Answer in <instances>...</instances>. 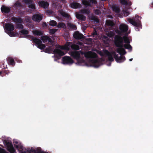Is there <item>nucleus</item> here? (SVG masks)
I'll use <instances>...</instances> for the list:
<instances>
[{"label": "nucleus", "instance_id": "obj_38", "mask_svg": "<svg viewBox=\"0 0 153 153\" xmlns=\"http://www.w3.org/2000/svg\"><path fill=\"white\" fill-rule=\"evenodd\" d=\"M47 13L48 15H50L52 13V12L50 10H48L47 12Z\"/></svg>", "mask_w": 153, "mask_h": 153}, {"label": "nucleus", "instance_id": "obj_3", "mask_svg": "<svg viewBox=\"0 0 153 153\" xmlns=\"http://www.w3.org/2000/svg\"><path fill=\"white\" fill-rule=\"evenodd\" d=\"M20 33L24 35V37H26L29 39L33 41V42L36 44V46L38 48L42 49L45 47V45L42 44V42L39 39H36L30 35L27 36V35L28 34V31L27 30L25 29L22 30L21 31Z\"/></svg>", "mask_w": 153, "mask_h": 153}, {"label": "nucleus", "instance_id": "obj_20", "mask_svg": "<svg viewBox=\"0 0 153 153\" xmlns=\"http://www.w3.org/2000/svg\"><path fill=\"white\" fill-rule=\"evenodd\" d=\"M76 18L79 19L83 20L85 19V17L83 16L80 14L79 13H76Z\"/></svg>", "mask_w": 153, "mask_h": 153}, {"label": "nucleus", "instance_id": "obj_43", "mask_svg": "<svg viewBox=\"0 0 153 153\" xmlns=\"http://www.w3.org/2000/svg\"><path fill=\"white\" fill-rule=\"evenodd\" d=\"M78 44H79V45H80L82 44V43H81L80 42H79L78 43Z\"/></svg>", "mask_w": 153, "mask_h": 153}, {"label": "nucleus", "instance_id": "obj_44", "mask_svg": "<svg viewBox=\"0 0 153 153\" xmlns=\"http://www.w3.org/2000/svg\"><path fill=\"white\" fill-rule=\"evenodd\" d=\"M132 60V59H129V61H131Z\"/></svg>", "mask_w": 153, "mask_h": 153}, {"label": "nucleus", "instance_id": "obj_40", "mask_svg": "<svg viewBox=\"0 0 153 153\" xmlns=\"http://www.w3.org/2000/svg\"><path fill=\"white\" fill-rule=\"evenodd\" d=\"M42 26L44 27H46L47 25L45 23H43L42 24Z\"/></svg>", "mask_w": 153, "mask_h": 153}, {"label": "nucleus", "instance_id": "obj_29", "mask_svg": "<svg viewBox=\"0 0 153 153\" xmlns=\"http://www.w3.org/2000/svg\"><path fill=\"white\" fill-rule=\"evenodd\" d=\"M56 22L54 20L51 21L49 23V25L52 26H54L56 25Z\"/></svg>", "mask_w": 153, "mask_h": 153}, {"label": "nucleus", "instance_id": "obj_6", "mask_svg": "<svg viewBox=\"0 0 153 153\" xmlns=\"http://www.w3.org/2000/svg\"><path fill=\"white\" fill-rule=\"evenodd\" d=\"M107 35L108 37H110V38H109L107 36H103L102 38V40L105 44H108L112 40V39L111 37L114 35V33L110 31L107 33Z\"/></svg>", "mask_w": 153, "mask_h": 153}, {"label": "nucleus", "instance_id": "obj_34", "mask_svg": "<svg viewBox=\"0 0 153 153\" xmlns=\"http://www.w3.org/2000/svg\"><path fill=\"white\" fill-rule=\"evenodd\" d=\"M17 27L18 28H22L23 27V26L21 24L19 23L17 25Z\"/></svg>", "mask_w": 153, "mask_h": 153}, {"label": "nucleus", "instance_id": "obj_26", "mask_svg": "<svg viewBox=\"0 0 153 153\" xmlns=\"http://www.w3.org/2000/svg\"><path fill=\"white\" fill-rule=\"evenodd\" d=\"M68 26L71 28L72 29L74 30H76V26L71 23H68Z\"/></svg>", "mask_w": 153, "mask_h": 153}, {"label": "nucleus", "instance_id": "obj_11", "mask_svg": "<svg viewBox=\"0 0 153 153\" xmlns=\"http://www.w3.org/2000/svg\"><path fill=\"white\" fill-rule=\"evenodd\" d=\"M6 146L7 147V150L10 153H16V152L11 143L9 142L7 144Z\"/></svg>", "mask_w": 153, "mask_h": 153}, {"label": "nucleus", "instance_id": "obj_16", "mask_svg": "<svg viewBox=\"0 0 153 153\" xmlns=\"http://www.w3.org/2000/svg\"><path fill=\"white\" fill-rule=\"evenodd\" d=\"M2 13H7L9 12L10 10V8L8 7L2 6L1 8Z\"/></svg>", "mask_w": 153, "mask_h": 153}, {"label": "nucleus", "instance_id": "obj_7", "mask_svg": "<svg viewBox=\"0 0 153 153\" xmlns=\"http://www.w3.org/2000/svg\"><path fill=\"white\" fill-rule=\"evenodd\" d=\"M74 62V60L69 56H65L62 60V63L64 65H71Z\"/></svg>", "mask_w": 153, "mask_h": 153}, {"label": "nucleus", "instance_id": "obj_5", "mask_svg": "<svg viewBox=\"0 0 153 153\" xmlns=\"http://www.w3.org/2000/svg\"><path fill=\"white\" fill-rule=\"evenodd\" d=\"M5 32L10 36L14 37L18 35L17 33H14L12 31L14 29L13 25L11 23H6L4 27Z\"/></svg>", "mask_w": 153, "mask_h": 153}, {"label": "nucleus", "instance_id": "obj_33", "mask_svg": "<svg viewBox=\"0 0 153 153\" xmlns=\"http://www.w3.org/2000/svg\"><path fill=\"white\" fill-rule=\"evenodd\" d=\"M123 12L124 15L125 16H128L129 14V12L127 10H124Z\"/></svg>", "mask_w": 153, "mask_h": 153}, {"label": "nucleus", "instance_id": "obj_50", "mask_svg": "<svg viewBox=\"0 0 153 153\" xmlns=\"http://www.w3.org/2000/svg\"><path fill=\"white\" fill-rule=\"evenodd\" d=\"M54 60H55V61H56V59H55Z\"/></svg>", "mask_w": 153, "mask_h": 153}, {"label": "nucleus", "instance_id": "obj_15", "mask_svg": "<svg viewBox=\"0 0 153 153\" xmlns=\"http://www.w3.org/2000/svg\"><path fill=\"white\" fill-rule=\"evenodd\" d=\"M59 16L64 17L66 18H69V15L67 13L64 12L62 10H61L59 11Z\"/></svg>", "mask_w": 153, "mask_h": 153}, {"label": "nucleus", "instance_id": "obj_10", "mask_svg": "<svg viewBox=\"0 0 153 153\" xmlns=\"http://www.w3.org/2000/svg\"><path fill=\"white\" fill-rule=\"evenodd\" d=\"M25 3L28 4V7L30 8L31 9V10L30 11V12H32L35 9V5L30 0H24Z\"/></svg>", "mask_w": 153, "mask_h": 153}, {"label": "nucleus", "instance_id": "obj_22", "mask_svg": "<svg viewBox=\"0 0 153 153\" xmlns=\"http://www.w3.org/2000/svg\"><path fill=\"white\" fill-rule=\"evenodd\" d=\"M12 20H13L14 22H16L20 23L23 22V21L21 18H13L12 19Z\"/></svg>", "mask_w": 153, "mask_h": 153}, {"label": "nucleus", "instance_id": "obj_35", "mask_svg": "<svg viewBox=\"0 0 153 153\" xmlns=\"http://www.w3.org/2000/svg\"><path fill=\"white\" fill-rule=\"evenodd\" d=\"M0 153H8L6 152L5 151L0 148Z\"/></svg>", "mask_w": 153, "mask_h": 153}, {"label": "nucleus", "instance_id": "obj_19", "mask_svg": "<svg viewBox=\"0 0 153 153\" xmlns=\"http://www.w3.org/2000/svg\"><path fill=\"white\" fill-rule=\"evenodd\" d=\"M121 3L123 4L130 6L131 5V2L128 0H120Z\"/></svg>", "mask_w": 153, "mask_h": 153}, {"label": "nucleus", "instance_id": "obj_21", "mask_svg": "<svg viewBox=\"0 0 153 153\" xmlns=\"http://www.w3.org/2000/svg\"><path fill=\"white\" fill-rule=\"evenodd\" d=\"M8 62L10 65H13L15 64L14 60L13 58L11 57H9L8 58Z\"/></svg>", "mask_w": 153, "mask_h": 153}, {"label": "nucleus", "instance_id": "obj_13", "mask_svg": "<svg viewBox=\"0 0 153 153\" xmlns=\"http://www.w3.org/2000/svg\"><path fill=\"white\" fill-rule=\"evenodd\" d=\"M74 37L76 39H81L83 38L82 34L79 33L78 31L75 32L73 35Z\"/></svg>", "mask_w": 153, "mask_h": 153}, {"label": "nucleus", "instance_id": "obj_36", "mask_svg": "<svg viewBox=\"0 0 153 153\" xmlns=\"http://www.w3.org/2000/svg\"><path fill=\"white\" fill-rule=\"evenodd\" d=\"M93 36L94 37H95V38H96L97 37V32L96 31H95L93 33ZM95 39H97V38H95Z\"/></svg>", "mask_w": 153, "mask_h": 153}, {"label": "nucleus", "instance_id": "obj_37", "mask_svg": "<svg viewBox=\"0 0 153 153\" xmlns=\"http://www.w3.org/2000/svg\"><path fill=\"white\" fill-rule=\"evenodd\" d=\"M95 13L97 14H99L100 13V11L98 10H97L95 11Z\"/></svg>", "mask_w": 153, "mask_h": 153}, {"label": "nucleus", "instance_id": "obj_32", "mask_svg": "<svg viewBox=\"0 0 153 153\" xmlns=\"http://www.w3.org/2000/svg\"><path fill=\"white\" fill-rule=\"evenodd\" d=\"M21 6V4L18 2L17 1L16 2L14 5V7H20Z\"/></svg>", "mask_w": 153, "mask_h": 153}, {"label": "nucleus", "instance_id": "obj_27", "mask_svg": "<svg viewBox=\"0 0 153 153\" xmlns=\"http://www.w3.org/2000/svg\"><path fill=\"white\" fill-rule=\"evenodd\" d=\"M52 50L50 47L47 48L44 50V51L48 53H50L51 52Z\"/></svg>", "mask_w": 153, "mask_h": 153}, {"label": "nucleus", "instance_id": "obj_12", "mask_svg": "<svg viewBox=\"0 0 153 153\" xmlns=\"http://www.w3.org/2000/svg\"><path fill=\"white\" fill-rule=\"evenodd\" d=\"M42 40L43 42L45 43H48V42L50 44H51L52 41L51 39L47 36H44L42 38Z\"/></svg>", "mask_w": 153, "mask_h": 153}, {"label": "nucleus", "instance_id": "obj_39", "mask_svg": "<svg viewBox=\"0 0 153 153\" xmlns=\"http://www.w3.org/2000/svg\"><path fill=\"white\" fill-rule=\"evenodd\" d=\"M53 5L54 7H55L56 5V7L58 6V4H57V3H55L54 2H53Z\"/></svg>", "mask_w": 153, "mask_h": 153}, {"label": "nucleus", "instance_id": "obj_42", "mask_svg": "<svg viewBox=\"0 0 153 153\" xmlns=\"http://www.w3.org/2000/svg\"><path fill=\"white\" fill-rule=\"evenodd\" d=\"M108 18H111L112 17V16H111V15H108Z\"/></svg>", "mask_w": 153, "mask_h": 153}, {"label": "nucleus", "instance_id": "obj_23", "mask_svg": "<svg viewBox=\"0 0 153 153\" xmlns=\"http://www.w3.org/2000/svg\"><path fill=\"white\" fill-rule=\"evenodd\" d=\"M81 13H82L88 14L90 13V10L86 7L84 10H81Z\"/></svg>", "mask_w": 153, "mask_h": 153}, {"label": "nucleus", "instance_id": "obj_14", "mask_svg": "<svg viewBox=\"0 0 153 153\" xmlns=\"http://www.w3.org/2000/svg\"><path fill=\"white\" fill-rule=\"evenodd\" d=\"M39 4L40 6L43 7L44 8H47L49 6V4L48 2L44 1L39 2Z\"/></svg>", "mask_w": 153, "mask_h": 153}, {"label": "nucleus", "instance_id": "obj_45", "mask_svg": "<svg viewBox=\"0 0 153 153\" xmlns=\"http://www.w3.org/2000/svg\"><path fill=\"white\" fill-rule=\"evenodd\" d=\"M28 26L29 27H33V25H32V26H29V25H28Z\"/></svg>", "mask_w": 153, "mask_h": 153}, {"label": "nucleus", "instance_id": "obj_31", "mask_svg": "<svg viewBox=\"0 0 153 153\" xmlns=\"http://www.w3.org/2000/svg\"><path fill=\"white\" fill-rule=\"evenodd\" d=\"M31 19L30 17H27L25 18V20H24V22H30Z\"/></svg>", "mask_w": 153, "mask_h": 153}, {"label": "nucleus", "instance_id": "obj_30", "mask_svg": "<svg viewBox=\"0 0 153 153\" xmlns=\"http://www.w3.org/2000/svg\"><path fill=\"white\" fill-rule=\"evenodd\" d=\"M57 29H51L49 30V33L51 34H53L57 31Z\"/></svg>", "mask_w": 153, "mask_h": 153}, {"label": "nucleus", "instance_id": "obj_25", "mask_svg": "<svg viewBox=\"0 0 153 153\" xmlns=\"http://www.w3.org/2000/svg\"><path fill=\"white\" fill-rule=\"evenodd\" d=\"M57 26L59 28L62 27L63 28H65L66 27L65 25L62 22L59 23Z\"/></svg>", "mask_w": 153, "mask_h": 153}, {"label": "nucleus", "instance_id": "obj_48", "mask_svg": "<svg viewBox=\"0 0 153 153\" xmlns=\"http://www.w3.org/2000/svg\"><path fill=\"white\" fill-rule=\"evenodd\" d=\"M59 1L58 2H57V3H58L59 4Z\"/></svg>", "mask_w": 153, "mask_h": 153}, {"label": "nucleus", "instance_id": "obj_18", "mask_svg": "<svg viewBox=\"0 0 153 153\" xmlns=\"http://www.w3.org/2000/svg\"><path fill=\"white\" fill-rule=\"evenodd\" d=\"M81 5L77 3H73L71 4L70 7L74 9H76L80 7Z\"/></svg>", "mask_w": 153, "mask_h": 153}, {"label": "nucleus", "instance_id": "obj_41", "mask_svg": "<svg viewBox=\"0 0 153 153\" xmlns=\"http://www.w3.org/2000/svg\"><path fill=\"white\" fill-rule=\"evenodd\" d=\"M60 2H62L63 3H65V0H61V1H60Z\"/></svg>", "mask_w": 153, "mask_h": 153}, {"label": "nucleus", "instance_id": "obj_47", "mask_svg": "<svg viewBox=\"0 0 153 153\" xmlns=\"http://www.w3.org/2000/svg\"><path fill=\"white\" fill-rule=\"evenodd\" d=\"M101 1H105L106 0H101Z\"/></svg>", "mask_w": 153, "mask_h": 153}, {"label": "nucleus", "instance_id": "obj_9", "mask_svg": "<svg viewBox=\"0 0 153 153\" xmlns=\"http://www.w3.org/2000/svg\"><path fill=\"white\" fill-rule=\"evenodd\" d=\"M82 3L85 6H89L91 4H96L97 2L95 0H82Z\"/></svg>", "mask_w": 153, "mask_h": 153}, {"label": "nucleus", "instance_id": "obj_46", "mask_svg": "<svg viewBox=\"0 0 153 153\" xmlns=\"http://www.w3.org/2000/svg\"><path fill=\"white\" fill-rule=\"evenodd\" d=\"M1 73H2L0 71V75L1 74Z\"/></svg>", "mask_w": 153, "mask_h": 153}, {"label": "nucleus", "instance_id": "obj_4", "mask_svg": "<svg viewBox=\"0 0 153 153\" xmlns=\"http://www.w3.org/2000/svg\"><path fill=\"white\" fill-rule=\"evenodd\" d=\"M141 17L136 15L135 16L134 19H128V21L133 25L135 26V29L137 31H139L142 28L141 25L140 20Z\"/></svg>", "mask_w": 153, "mask_h": 153}, {"label": "nucleus", "instance_id": "obj_17", "mask_svg": "<svg viewBox=\"0 0 153 153\" xmlns=\"http://www.w3.org/2000/svg\"><path fill=\"white\" fill-rule=\"evenodd\" d=\"M32 32L35 36H40L43 34L42 31L38 30H34Z\"/></svg>", "mask_w": 153, "mask_h": 153}, {"label": "nucleus", "instance_id": "obj_28", "mask_svg": "<svg viewBox=\"0 0 153 153\" xmlns=\"http://www.w3.org/2000/svg\"><path fill=\"white\" fill-rule=\"evenodd\" d=\"M113 10L117 13H118L120 11V9L119 7L115 6H114L113 7Z\"/></svg>", "mask_w": 153, "mask_h": 153}, {"label": "nucleus", "instance_id": "obj_1", "mask_svg": "<svg viewBox=\"0 0 153 153\" xmlns=\"http://www.w3.org/2000/svg\"><path fill=\"white\" fill-rule=\"evenodd\" d=\"M120 31H116L118 35L114 38V42L116 46L118 47L117 51L120 55L118 56L115 51L109 52L106 50H103V51H96V52L101 56H106L108 59L106 62V65L110 66L111 62L114 61L113 56L118 63H121L126 60L125 57L123 55L126 53L124 48L131 51L132 47L129 45L131 41V38L128 36L130 33L129 31L126 33L128 29V26L125 24H121L119 27ZM93 50L84 53L81 51H70L69 54L73 57L77 61L76 64L77 65L92 66L95 68H98L102 65L104 62L103 59H99Z\"/></svg>", "mask_w": 153, "mask_h": 153}, {"label": "nucleus", "instance_id": "obj_24", "mask_svg": "<svg viewBox=\"0 0 153 153\" xmlns=\"http://www.w3.org/2000/svg\"><path fill=\"white\" fill-rule=\"evenodd\" d=\"M106 24L108 26H112L114 25V22L110 20H107L106 21Z\"/></svg>", "mask_w": 153, "mask_h": 153}, {"label": "nucleus", "instance_id": "obj_8", "mask_svg": "<svg viewBox=\"0 0 153 153\" xmlns=\"http://www.w3.org/2000/svg\"><path fill=\"white\" fill-rule=\"evenodd\" d=\"M42 15L39 13L34 14L32 17V19L35 22H39L42 20Z\"/></svg>", "mask_w": 153, "mask_h": 153}, {"label": "nucleus", "instance_id": "obj_51", "mask_svg": "<svg viewBox=\"0 0 153 153\" xmlns=\"http://www.w3.org/2000/svg\"><path fill=\"white\" fill-rule=\"evenodd\" d=\"M58 18H59V16H58Z\"/></svg>", "mask_w": 153, "mask_h": 153}, {"label": "nucleus", "instance_id": "obj_49", "mask_svg": "<svg viewBox=\"0 0 153 153\" xmlns=\"http://www.w3.org/2000/svg\"><path fill=\"white\" fill-rule=\"evenodd\" d=\"M96 22H98V21L97 20Z\"/></svg>", "mask_w": 153, "mask_h": 153}, {"label": "nucleus", "instance_id": "obj_2", "mask_svg": "<svg viewBox=\"0 0 153 153\" xmlns=\"http://www.w3.org/2000/svg\"><path fill=\"white\" fill-rule=\"evenodd\" d=\"M71 47L72 49L79 50V47L78 45L73 44L71 42H67L64 46H59L58 48L55 49L53 52L55 58L59 59L60 56H63L67 53Z\"/></svg>", "mask_w": 153, "mask_h": 153}]
</instances>
